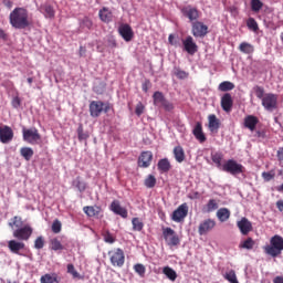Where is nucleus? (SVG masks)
<instances>
[{"label":"nucleus","mask_w":283,"mask_h":283,"mask_svg":"<svg viewBox=\"0 0 283 283\" xmlns=\"http://www.w3.org/2000/svg\"><path fill=\"white\" fill-rule=\"evenodd\" d=\"M45 247V239L43 237H38L34 241V248L41 250Z\"/></svg>","instance_id":"nucleus-54"},{"label":"nucleus","mask_w":283,"mask_h":283,"mask_svg":"<svg viewBox=\"0 0 283 283\" xmlns=\"http://www.w3.org/2000/svg\"><path fill=\"white\" fill-rule=\"evenodd\" d=\"M237 227L239 231L242 233V235H249V233L253 231V224L245 217H243L240 221L237 222Z\"/></svg>","instance_id":"nucleus-17"},{"label":"nucleus","mask_w":283,"mask_h":283,"mask_svg":"<svg viewBox=\"0 0 283 283\" xmlns=\"http://www.w3.org/2000/svg\"><path fill=\"white\" fill-rule=\"evenodd\" d=\"M219 92H231L232 90H235V84L230 81L221 82L218 86Z\"/></svg>","instance_id":"nucleus-34"},{"label":"nucleus","mask_w":283,"mask_h":283,"mask_svg":"<svg viewBox=\"0 0 283 283\" xmlns=\"http://www.w3.org/2000/svg\"><path fill=\"white\" fill-rule=\"evenodd\" d=\"M90 114L92 118H98L103 112L107 114L109 112V103H104L102 101H92L88 106Z\"/></svg>","instance_id":"nucleus-3"},{"label":"nucleus","mask_w":283,"mask_h":283,"mask_svg":"<svg viewBox=\"0 0 283 283\" xmlns=\"http://www.w3.org/2000/svg\"><path fill=\"white\" fill-rule=\"evenodd\" d=\"M192 134L195 138L199 140V143H207V136L205 135V132H202V123L197 122L192 130Z\"/></svg>","instance_id":"nucleus-23"},{"label":"nucleus","mask_w":283,"mask_h":283,"mask_svg":"<svg viewBox=\"0 0 283 283\" xmlns=\"http://www.w3.org/2000/svg\"><path fill=\"white\" fill-rule=\"evenodd\" d=\"M172 154L176 163L181 164V163H185V160L187 159V155L185 154V148H182V146L180 145L174 147Z\"/></svg>","instance_id":"nucleus-24"},{"label":"nucleus","mask_w":283,"mask_h":283,"mask_svg":"<svg viewBox=\"0 0 283 283\" xmlns=\"http://www.w3.org/2000/svg\"><path fill=\"white\" fill-rule=\"evenodd\" d=\"M255 136H256V138L264 140V138H266V130H256Z\"/></svg>","instance_id":"nucleus-62"},{"label":"nucleus","mask_w":283,"mask_h":283,"mask_svg":"<svg viewBox=\"0 0 283 283\" xmlns=\"http://www.w3.org/2000/svg\"><path fill=\"white\" fill-rule=\"evenodd\" d=\"M77 138L80 142L87 140V138H90V134L84 133L83 130V124H80L77 127Z\"/></svg>","instance_id":"nucleus-49"},{"label":"nucleus","mask_w":283,"mask_h":283,"mask_svg":"<svg viewBox=\"0 0 283 283\" xmlns=\"http://www.w3.org/2000/svg\"><path fill=\"white\" fill-rule=\"evenodd\" d=\"M182 45L185 52L190 54V56H193L196 52H198V44H196V41H193V36L188 35L185 40H182Z\"/></svg>","instance_id":"nucleus-15"},{"label":"nucleus","mask_w":283,"mask_h":283,"mask_svg":"<svg viewBox=\"0 0 283 283\" xmlns=\"http://www.w3.org/2000/svg\"><path fill=\"white\" fill-rule=\"evenodd\" d=\"M104 242H107L108 244H114L116 242V239H114V235H112V233L106 232L104 234Z\"/></svg>","instance_id":"nucleus-58"},{"label":"nucleus","mask_w":283,"mask_h":283,"mask_svg":"<svg viewBox=\"0 0 283 283\" xmlns=\"http://www.w3.org/2000/svg\"><path fill=\"white\" fill-rule=\"evenodd\" d=\"M276 158L280 165H283V147H280L276 151Z\"/></svg>","instance_id":"nucleus-60"},{"label":"nucleus","mask_w":283,"mask_h":283,"mask_svg":"<svg viewBox=\"0 0 283 283\" xmlns=\"http://www.w3.org/2000/svg\"><path fill=\"white\" fill-rule=\"evenodd\" d=\"M163 235L168 247H178V244H180V237L176 234V231H174V229L171 228L164 229Z\"/></svg>","instance_id":"nucleus-9"},{"label":"nucleus","mask_w":283,"mask_h":283,"mask_svg":"<svg viewBox=\"0 0 283 283\" xmlns=\"http://www.w3.org/2000/svg\"><path fill=\"white\" fill-rule=\"evenodd\" d=\"M276 208L279 209V211H283V200L276 201Z\"/></svg>","instance_id":"nucleus-64"},{"label":"nucleus","mask_w":283,"mask_h":283,"mask_svg":"<svg viewBox=\"0 0 283 283\" xmlns=\"http://www.w3.org/2000/svg\"><path fill=\"white\" fill-rule=\"evenodd\" d=\"M144 185L147 189H154V187H156V177L154 175H148L144 180Z\"/></svg>","instance_id":"nucleus-40"},{"label":"nucleus","mask_w":283,"mask_h":283,"mask_svg":"<svg viewBox=\"0 0 283 283\" xmlns=\"http://www.w3.org/2000/svg\"><path fill=\"white\" fill-rule=\"evenodd\" d=\"M220 119L214 114L208 116V129L211 134H218L220 132Z\"/></svg>","instance_id":"nucleus-19"},{"label":"nucleus","mask_w":283,"mask_h":283,"mask_svg":"<svg viewBox=\"0 0 283 283\" xmlns=\"http://www.w3.org/2000/svg\"><path fill=\"white\" fill-rule=\"evenodd\" d=\"M262 106L266 112H273V109H277V95L273 93H266L262 98Z\"/></svg>","instance_id":"nucleus-10"},{"label":"nucleus","mask_w":283,"mask_h":283,"mask_svg":"<svg viewBox=\"0 0 283 283\" xmlns=\"http://www.w3.org/2000/svg\"><path fill=\"white\" fill-rule=\"evenodd\" d=\"M254 94L256 96V98H260L262 101V98H264V96H266V94H264V87L262 86H254L253 87Z\"/></svg>","instance_id":"nucleus-53"},{"label":"nucleus","mask_w":283,"mask_h":283,"mask_svg":"<svg viewBox=\"0 0 283 283\" xmlns=\"http://www.w3.org/2000/svg\"><path fill=\"white\" fill-rule=\"evenodd\" d=\"M42 10L44 11V17L46 19H54V8H52V6L45 4L42 7Z\"/></svg>","instance_id":"nucleus-47"},{"label":"nucleus","mask_w":283,"mask_h":283,"mask_svg":"<svg viewBox=\"0 0 283 283\" xmlns=\"http://www.w3.org/2000/svg\"><path fill=\"white\" fill-rule=\"evenodd\" d=\"M181 14L190 21V23H196L200 19V10L192 6H186L181 8Z\"/></svg>","instance_id":"nucleus-8"},{"label":"nucleus","mask_w":283,"mask_h":283,"mask_svg":"<svg viewBox=\"0 0 283 283\" xmlns=\"http://www.w3.org/2000/svg\"><path fill=\"white\" fill-rule=\"evenodd\" d=\"M9 21L15 30H25L30 25L28 10L24 8H15L9 15Z\"/></svg>","instance_id":"nucleus-1"},{"label":"nucleus","mask_w":283,"mask_h":283,"mask_svg":"<svg viewBox=\"0 0 283 283\" xmlns=\"http://www.w3.org/2000/svg\"><path fill=\"white\" fill-rule=\"evenodd\" d=\"M216 229V220L206 219L203 220L198 228L199 235H207L209 231H213Z\"/></svg>","instance_id":"nucleus-16"},{"label":"nucleus","mask_w":283,"mask_h":283,"mask_svg":"<svg viewBox=\"0 0 283 283\" xmlns=\"http://www.w3.org/2000/svg\"><path fill=\"white\" fill-rule=\"evenodd\" d=\"M151 160H154V153L150 150L142 151L137 161L138 167H142V169H147V167H150Z\"/></svg>","instance_id":"nucleus-12"},{"label":"nucleus","mask_w":283,"mask_h":283,"mask_svg":"<svg viewBox=\"0 0 283 283\" xmlns=\"http://www.w3.org/2000/svg\"><path fill=\"white\" fill-rule=\"evenodd\" d=\"M83 25H84L85 28H87V30H92V25H94V24H93L92 20H90L88 18H85V19L83 20Z\"/></svg>","instance_id":"nucleus-63"},{"label":"nucleus","mask_w":283,"mask_h":283,"mask_svg":"<svg viewBox=\"0 0 283 283\" xmlns=\"http://www.w3.org/2000/svg\"><path fill=\"white\" fill-rule=\"evenodd\" d=\"M134 271H135V273H138V275L140 277H145V273H146L147 269L142 263H137L134 265Z\"/></svg>","instance_id":"nucleus-51"},{"label":"nucleus","mask_w":283,"mask_h":283,"mask_svg":"<svg viewBox=\"0 0 283 283\" xmlns=\"http://www.w3.org/2000/svg\"><path fill=\"white\" fill-rule=\"evenodd\" d=\"M264 253L271 255V258H277L282 255L283 251V238L280 234H276L270 239V244L263 247Z\"/></svg>","instance_id":"nucleus-2"},{"label":"nucleus","mask_w":283,"mask_h":283,"mask_svg":"<svg viewBox=\"0 0 283 283\" xmlns=\"http://www.w3.org/2000/svg\"><path fill=\"white\" fill-rule=\"evenodd\" d=\"M189 214V206L181 203L171 214L172 222H182Z\"/></svg>","instance_id":"nucleus-11"},{"label":"nucleus","mask_w":283,"mask_h":283,"mask_svg":"<svg viewBox=\"0 0 283 283\" xmlns=\"http://www.w3.org/2000/svg\"><path fill=\"white\" fill-rule=\"evenodd\" d=\"M12 138H14V130L10 126L0 127V143L8 145L12 143Z\"/></svg>","instance_id":"nucleus-14"},{"label":"nucleus","mask_w":283,"mask_h":283,"mask_svg":"<svg viewBox=\"0 0 283 283\" xmlns=\"http://www.w3.org/2000/svg\"><path fill=\"white\" fill-rule=\"evenodd\" d=\"M20 156H22V158H24V160H32V156H34V150L30 147H22L20 149Z\"/></svg>","instance_id":"nucleus-35"},{"label":"nucleus","mask_w":283,"mask_h":283,"mask_svg":"<svg viewBox=\"0 0 283 283\" xmlns=\"http://www.w3.org/2000/svg\"><path fill=\"white\" fill-rule=\"evenodd\" d=\"M264 8V3L261 0H251L252 12H260Z\"/></svg>","instance_id":"nucleus-44"},{"label":"nucleus","mask_w":283,"mask_h":283,"mask_svg":"<svg viewBox=\"0 0 283 283\" xmlns=\"http://www.w3.org/2000/svg\"><path fill=\"white\" fill-rule=\"evenodd\" d=\"M239 50L242 52V54H253V52H255V46L249 42H242L239 45Z\"/></svg>","instance_id":"nucleus-32"},{"label":"nucleus","mask_w":283,"mask_h":283,"mask_svg":"<svg viewBox=\"0 0 283 283\" xmlns=\"http://www.w3.org/2000/svg\"><path fill=\"white\" fill-rule=\"evenodd\" d=\"M247 25L252 32H258V30H260V27L258 25V21H255V18H249L247 20Z\"/></svg>","instance_id":"nucleus-43"},{"label":"nucleus","mask_w":283,"mask_h":283,"mask_svg":"<svg viewBox=\"0 0 283 283\" xmlns=\"http://www.w3.org/2000/svg\"><path fill=\"white\" fill-rule=\"evenodd\" d=\"M12 107H14L15 109L21 107V98H19V96L13 97L12 102H11Z\"/></svg>","instance_id":"nucleus-61"},{"label":"nucleus","mask_w":283,"mask_h":283,"mask_svg":"<svg viewBox=\"0 0 283 283\" xmlns=\"http://www.w3.org/2000/svg\"><path fill=\"white\" fill-rule=\"evenodd\" d=\"M108 256H109L112 266H116L118 269H122V266H125V252L123 251V249L117 248L115 250H111L108 252Z\"/></svg>","instance_id":"nucleus-4"},{"label":"nucleus","mask_w":283,"mask_h":283,"mask_svg":"<svg viewBox=\"0 0 283 283\" xmlns=\"http://www.w3.org/2000/svg\"><path fill=\"white\" fill-rule=\"evenodd\" d=\"M149 87H151V81L145 80V82L142 84L143 92H149Z\"/></svg>","instance_id":"nucleus-59"},{"label":"nucleus","mask_w":283,"mask_h":283,"mask_svg":"<svg viewBox=\"0 0 283 283\" xmlns=\"http://www.w3.org/2000/svg\"><path fill=\"white\" fill-rule=\"evenodd\" d=\"M32 235V227L24 226L22 228H18L15 231H13V238H17V240H30Z\"/></svg>","instance_id":"nucleus-13"},{"label":"nucleus","mask_w":283,"mask_h":283,"mask_svg":"<svg viewBox=\"0 0 283 283\" xmlns=\"http://www.w3.org/2000/svg\"><path fill=\"white\" fill-rule=\"evenodd\" d=\"M23 140L29 145H39L41 143V134L36 128H23L22 129Z\"/></svg>","instance_id":"nucleus-5"},{"label":"nucleus","mask_w":283,"mask_h":283,"mask_svg":"<svg viewBox=\"0 0 283 283\" xmlns=\"http://www.w3.org/2000/svg\"><path fill=\"white\" fill-rule=\"evenodd\" d=\"M67 273H70L74 280H83V276H81V274L76 271L74 264H67Z\"/></svg>","instance_id":"nucleus-42"},{"label":"nucleus","mask_w":283,"mask_h":283,"mask_svg":"<svg viewBox=\"0 0 283 283\" xmlns=\"http://www.w3.org/2000/svg\"><path fill=\"white\" fill-rule=\"evenodd\" d=\"M144 113H145V105H143V102H139L136 105L135 114H136V116H143Z\"/></svg>","instance_id":"nucleus-56"},{"label":"nucleus","mask_w":283,"mask_h":283,"mask_svg":"<svg viewBox=\"0 0 283 283\" xmlns=\"http://www.w3.org/2000/svg\"><path fill=\"white\" fill-rule=\"evenodd\" d=\"M8 249L11 251V253L19 255V251H23V249H25V243L19 242L17 240H10L8 242Z\"/></svg>","instance_id":"nucleus-25"},{"label":"nucleus","mask_w":283,"mask_h":283,"mask_svg":"<svg viewBox=\"0 0 283 283\" xmlns=\"http://www.w3.org/2000/svg\"><path fill=\"white\" fill-rule=\"evenodd\" d=\"M133 231H143L145 223L139 218H133L132 220Z\"/></svg>","instance_id":"nucleus-41"},{"label":"nucleus","mask_w":283,"mask_h":283,"mask_svg":"<svg viewBox=\"0 0 283 283\" xmlns=\"http://www.w3.org/2000/svg\"><path fill=\"white\" fill-rule=\"evenodd\" d=\"M157 169L160 174H168L171 170V163L168 158H163L158 161Z\"/></svg>","instance_id":"nucleus-26"},{"label":"nucleus","mask_w":283,"mask_h":283,"mask_svg":"<svg viewBox=\"0 0 283 283\" xmlns=\"http://www.w3.org/2000/svg\"><path fill=\"white\" fill-rule=\"evenodd\" d=\"M222 153H213L211 154V160L217 165V167H222Z\"/></svg>","instance_id":"nucleus-45"},{"label":"nucleus","mask_w":283,"mask_h":283,"mask_svg":"<svg viewBox=\"0 0 283 283\" xmlns=\"http://www.w3.org/2000/svg\"><path fill=\"white\" fill-rule=\"evenodd\" d=\"M216 209H218V201H216V199H210L206 205L207 213H211L212 211H216Z\"/></svg>","instance_id":"nucleus-48"},{"label":"nucleus","mask_w":283,"mask_h":283,"mask_svg":"<svg viewBox=\"0 0 283 283\" xmlns=\"http://www.w3.org/2000/svg\"><path fill=\"white\" fill-rule=\"evenodd\" d=\"M50 249L51 251H63L65 245L61 243V239H59V237H54L50 239Z\"/></svg>","instance_id":"nucleus-28"},{"label":"nucleus","mask_w":283,"mask_h":283,"mask_svg":"<svg viewBox=\"0 0 283 283\" xmlns=\"http://www.w3.org/2000/svg\"><path fill=\"white\" fill-rule=\"evenodd\" d=\"M161 107L165 109V112H172L174 109V103L169 102L168 99H166Z\"/></svg>","instance_id":"nucleus-57"},{"label":"nucleus","mask_w":283,"mask_h":283,"mask_svg":"<svg viewBox=\"0 0 283 283\" xmlns=\"http://www.w3.org/2000/svg\"><path fill=\"white\" fill-rule=\"evenodd\" d=\"M154 105L161 107V105L167 101L165 94L160 91H156L153 95Z\"/></svg>","instance_id":"nucleus-31"},{"label":"nucleus","mask_w":283,"mask_h":283,"mask_svg":"<svg viewBox=\"0 0 283 283\" xmlns=\"http://www.w3.org/2000/svg\"><path fill=\"white\" fill-rule=\"evenodd\" d=\"M258 123H260V119L254 115H248L244 118V127L247 129H250V132H255V127H258Z\"/></svg>","instance_id":"nucleus-22"},{"label":"nucleus","mask_w":283,"mask_h":283,"mask_svg":"<svg viewBox=\"0 0 283 283\" xmlns=\"http://www.w3.org/2000/svg\"><path fill=\"white\" fill-rule=\"evenodd\" d=\"M98 17L104 23H109V21H112V11H109L108 8L104 7L99 10Z\"/></svg>","instance_id":"nucleus-30"},{"label":"nucleus","mask_w":283,"mask_h":283,"mask_svg":"<svg viewBox=\"0 0 283 283\" xmlns=\"http://www.w3.org/2000/svg\"><path fill=\"white\" fill-rule=\"evenodd\" d=\"M221 107L223 112H231L233 109V97L231 96V93H226L221 97Z\"/></svg>","instance_id":"nucleus-20"},{"label":"nucleus","mask_w":283,"mask_h":283,"mask_svg":"<svg viewBox=\"0 0 283 283\" xmlns=\"http://www.w3.org/2000/svg\"><path fill=\"white\" fill-rule=\"evenodd\" d=\"M52 231L54 233H59L62 229V224H61V221L59 219H55L52 223V227H51Z\"/></svg>","instance_id":"nucleus-55"},{"label":"nucleus","mask_w":283,"mask_h":283,"mask_svg":"<svg viewBox=\"0 0 283 283\" xmlns=\"http://www.w3.org/2000/svg\"><path fill=\"white\" fill-rule=\"evenodd\" d=\"M222 170L227 174H231V176H238L239 174H244V166L233 159H229L223 164Z\"/></svg>","instance_id":"nucleus-7"},{"label":"nucleus","mask_w":283,"mask_h":283,"mask_svg":"<svg viewBox=\"0 0 283 283\" xmlns=\"http://www.w3.org/2000/svg\"><path fill=\"white\" fill-rule=\"evenodd\" d=\"M163 273L164 275H166V277H168V280H170V282H176V280L178 279V273H176L175 270L170 266H165L163 269Z\"/></svg>","instance_id":"nucleus-33"},{"label":"nucleus","mask_w":283,"mask_h":283,"mask_svg":"<svg viewBox=\"0 0 283 283\" xmlns=\"http://www.w3.org/2000/svg\"><path fill=\"white\" fill-rule=\"evenodd\" d=\"M84 213L88 216V218H95V216H98L101 213V207L98 206H85L83 208Z\"/></svg>","instance_id":"nucleus-27"},{"label":"nucleus","mask_w":283,"mask_h":283,"mask_svg":"<svg viewBox=\"0 0 283 283\" xmlns=\"http://www.w3.org/2000/svg\"><path fill=\"white\" fill-rule=\"evenodd\" d=\"M73 187H76V189L83 193L85 189H87V184L81 179V177H76L75 180L73 181Z\"/></svg>","instance_id":"nucleus-37"},{"label":"nucleus","mask_w":283,"mask_h":283,"mask_svg":"<svg viewBox=\"0 0 283 283\" xmlns=\"http://www.w3.org/2000/svg\"><path fill=\"white\" fill-rule=\"evenodd\" d=\"M217 218L220 222H227L231 218V211L228 208H220L217 211Z\"/></svg>","instance_id":"nucleus-29"},{"label":"nucleus","mask_w":283,"mask_h":283,"mask_svg":"<svg viewBox=\"0 0 283 283\" xmlns=\"http://www.w3.org/2000/svg\"><path fill=\"white\" fill-rule=\"evenodd\" d=\"M111 211H113V213H116V216H120V218H127L128 216L127 209L123 208L120 206V201L118 200H114L111 203Z\"/></svg>","instance_id":"nucleus-21"},{"label":"nucleus","mask_w":283,"mask_h":283,"mask_svg":"<svg viewBox=\"0 0 283 283\" xmlns=\"http://www.w3.org/2000/svg\"><path fill=\"white\" fill-rule=\"evenodd\" d=\"M118 32H119L122 39H124V41H126L127 43H129V41H132V39H134V30L132 29V27L129 24H122L118 28Z\"/></svg>","instance_id":"nucleus-18"},{"label":"nucleus","mask_w":283,"mask_h":283,"mask_svg":"<svg viewBox=\"0 0 283 283\" xmlns=\"http://www.w3.org/2000/svg\"><path fill=\"white\" fill-rule=\"evenodd\" d=\"M41 283H59V276L56 274H44L40 279Z\"/></svg>","instance_id":"nucleus-36"},{"label":"nucleus","mask_w":283,"mask_h":283,"mask_svg":"<svg viewBox=\"0 0 283 283\" xmlns=\"http://www.w3.org/2000/svg\"><path fill=\"white\" fill-rule=\"evenodd\" d=\"M224 280H227L230 283H240V282H238V276L235 275L234 270H230L228 273H226Z\"/></svg>","instance_id":"nucleus-46"},{"label":"nucleus","mask_w":283,"mask_h":283,"mask_svg":"<svg viewBox=\"0 0 283 283\" xmlns=\"http://www.w3.org/2000/svg\"><path fill=\"white\" fill-rule=\"evenodd\" d=\"M240 249H247L248 251H251L255 247V241L253 238L249 237L247 240L240 243Z\"/></svg>","instance_id":"nucleus-39"},{"label":"nucleus","mask_w":283,"mask_h":283,"mask_svg":"<svg viewBox=\"0 0 283 283\" xmlns=\"http://www.w3.org/2000/svg\"><path fill=\"white\" fill-rule=\"evenodd\" d=\"M174 75L176 77H178L179 80H181V81L189 77V73H187L186 71L180 70L179 67L174 69Z\"/></svg>","instance_id":"nucleus-50"},{"label":"nucleus","mask_w":283,"mask_h":283,"mask_svg":"<svg viewBox=\"0 0 283 283\" xmlns=\"http://www.w3.org/2000/svg\"><path fill=\"white\" fill-rule=\"evenodd\" d=\"M261 176L265 182H271L275 178V170L264 171Z\"/></svg>","instance_id":"nucleus-52"},{"label":"nucleus","mask_w":283,"mask_h":283,"mask_svg":"<svg viewBox=\"0 0 283 283\" xmlns=\"http://www.w3.org/2000/svg\"><path fill=\"white\" fill-rule=\"evenodd\" d=\"M191 34L195 39H205L209 34V27L197 20L191 23Z\"/></svg>","instance_id":"nucleus-6"},{"label":"nucleus","mask_w":283,"mask_h":283,"mask_svg":"<svg viewBox=\"0 0 283 283\" xmlns=\"http://www.w3.org/2000/svg\"><path fill=\"white\" fill-rule=\"evenodd\" d=\"M8 226L11 229H14V227L17 229H21V227H23V219H21V217H19V216H15V217L11 218L10 222L8 223Z\"/></svg>","instance_id":"nucleus-38"}]
</instances>
